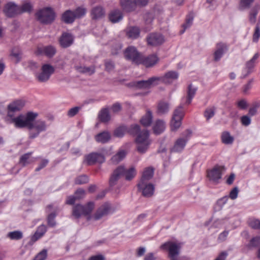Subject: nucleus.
Here are the masks:
<instances>
[{"instance_id": "nucleus-28", "label": "nucleus", "mask_w": 260, "mask_h": 260, "mask_svg": "<svg viewBox=\"0 0 260 260\" xmlns=\"http://www.w3.org/2000/svg\"><path fill=\"white\" fill-rule=\"evenodd\" d=\"M166 128V123L165 121L161 119H158L155 121L153 125V131L155 135H160L164 132Z\"/></svg>"}, {"instance_id": "nucleus-41", "label": "nucleus", "mask_w": 260, "mask_h": 260, "mask_svg": "<svg viewBox=\"0 0 260 260\" xmlns=\"http://www.w3.org/2000/svg\"><path fill=\"white\" fill-rule=\"evenodd\" d=\"M216 108L214 106L209 107L206 109L204 113V116L207 121H209L215 114Z\"/></svg>"}, {"instance_id": "nucleus-51", "label": "nucleus", "mask_w": 260, "mask_h": 260, "mask_svg": "<svg viewBox=\"0 0 260 260\" xmlns=\"http://www.w3.org/2000/svg\"><path fill=\"white\" fill-rule=\"evenodd\" d=\"M260 38V20H258L255 26V30L253 35V41L257 42Z\"/></svg>"}, {"instance_id": "nucleus-59", "label": "nucleus", "mask_w": 260, "mask_h": 260, "mask_svg": "<svg viewBox=\"0 0 260 260\" xmlns=\"http://www.w3.org/2000/svg\"><path fill=\"white\" fill-rule=\"evenodd\" d=\"M239 190L237 187H234L230 192L229 198H230L232 200H235L238 194Z\"/></svg>"}, {"instance_id": "nucleus-63", "label": "nucleus", "mask_w": 260, "mask_h": 260, "mask_svg": "<svg viewBox=\"0 0 260 260\" xmlns=\"http://www.w3.org/2000/svg\"><path fill=\"white\" fill-rule=\"evenodd\" d=\"M111 109L113 112L117 113L121 110V106L119 103H116L112 106Z\"/></svg>"}, {"instance_id": "nucleus-62", "label": "nucleus", "mask_w": 260, "mask_h": 260, "mask_svg": "<svg viewBox=\"0 0 260 260\" xmlns=\"http://www.w3.org/2000/svg\"><path fill=\"white\" fill-rule=\"evenodd\" d=\"M47 231V228L46 225L42 224L39 226L36 233H38V234H40L41 236H43Z\"/></svg>"}, {"instance_id": "nucleus-11", "label": "nucleus", "mask_w": 260, "mask_h": 260, "mask_svg": "<svg viewBox=\"0 0 260 260\" xmlns=\"http://www.w3.org/2000/svg\"><path fill=\"white\" fill-rule=\"evenodd\" d=\"M160 248L168 251L169 257L171 259H174L179 253L180 246L173 242L168 241L162 244Z\"/></svg>"}, {"instance_id": "nucleus-24", "label": "nucleus", "mask_w": 260, "mask_h": 260, "mask_svg": "<svg viewBox=\"0 0 260 260\" xmlns=\"http://www.w3.org/2000/svg\"><path fill=\"white\" fill-rule=\"evenodd\" d=\"M154 17L153 14L150 12H146L143 15V19L145 26L142 27V29L145 32L149 31L152 29L151 24Z\"/></svg>"}, {"instance_id": "nucleus-23", "label": "nucleus", "mask_w": 260, "mask_h": 260, "mask_svg": "<svg viewBox=\"0 0 260 260\" xmlns=\"http://www.w3.org/2000/svg\"><path fill=\"white\" fill-rule=\"evenodd\" d=\"M56 52L55 48L51 45L39 47L37 49V52L39 54H44L48 57H53Z\"/></svg>"}, {"instance_id": "nucleus-37", "label": "nucleus", "mask_w": 260, "mask_h": 260, "mask_svg": "<svg viewBox=\"0 0 260 260\" xmlns=\"http://www.w3.org/2000/svg\"><path fill=\"white\" fill-rule=\"evenodd\" d=\"M126 156V152L124 150L119 151L115 155L112 156L111 160L112 163L117 164L121 161Z\"/></svg>"}, {"instance_id": "nucleus-22", "label": "nucleus", "mask_w": 260, "mask_h": 260, "mask_svg": "<svg viewBox=\"0 0 260 260\" xmlns=\"http://www.w3.org/2000/svg\"><path fill=\"white\" fill-rule=\"evenodd\" d=\"M120 5L123 11L125 12H133L137 9L135 0H120Z\"/></svg>"}, {"instance_id": "nucleus-57", "label": "nucleus", "mask_w": 260, "mask_h": 260, "mask_svg": "<svg viewBox=\"0 0 260 260\" xmlns=\"http://www.w3.org/2000/svg\"><path fill=\"white\" fill-rule=\"evenodd\" d=\"M251 118L248 115H244L241 117V122L243 125L247 126L251 123Z\"/></svg>"}, {"instance_id": "nucleus-54", "label": "nucleus", "mask_w": 260, "mask_h": 260, "mask_svg": "<svg viewBox=\"0 0 260 260\" xmlns=\"http://www.w3.org/2000/svg\"><path fill=\"white\" fill-rule=\"evenodd\" d=\"M74 195L77 200L83 199L85 195V191L84 189L79 188L76 190Z\"/></svg>"}, {"instance_id": "nucleus-64", "label": "nucleus", "mask_w": 260, "mask_h": 260, "mask_svg": "<svg viewBox=\"0 0 260 260\" xmlns=\"http://www.w3.org/2000/svg\"><path fill=\"white\" fill-rule=\"evenodd\" d=\"M238 107L241 109H246L248 104L245 100H241L237 103Z\"/></svg>"}, {"instance_id": "nucleus-1", "label": "nucleus", "mask_w": 260, "mask_h": 260, "mask_svg": "<svg viewBox=\"0 0 260 260\" xmlns=\"http://www.w3.org/2000/svg\"><path fill=\"white\" fill-rule=\"evenodd\" d=\"M24 105L25 103L22 100H17L10 103L8 106V114L5 118V121L9 124L14 123L15 127L18 128H27L29 130V138L34 139L38 137L41 133L45 132L47 125L44 120H35L38 114L32 111L14 117L13 113L20 111Z\"/></svg>"}, {"instance_id": "nucleus-33", "label": "nucleus", "mask_w": 260, "mask_h": 260, "mask_svg": "<svg viewBox=\"0 0 260 260\" xmlns=\"http://www.w3.org/2000/svg\"><path fill=\"white\" fill-rule=\"evenodd\" d=\"M99 118L102 122H108L111 118L110 115L108 108H104L102 109L99 114Z\"/></svg>"}, {"instance_id": "nucleus-6", "label": "nucleus", "mask_w": 260, "mask_h": 260, "mask_svg": "<svg viewBox=\"0 0 260 260\" xmlns=\"http://www.w3.org/2000/svg\"><path fill=\"white\" fill-rule=\"evenodd\" d=\"M183 116V106L181 105L174 110L171 121V126L172 131H176L179 128Z\"/></svg>"}, {"instance_id": "nucleus-46", "label": "nucleus", "mask_w": 260, "mask_h": 260, "mask_svg": "<svg viewBox=\"0 0 260 260\" xmlns=\"http://www.w3.org/2000/svg\"><path fill=\"white\" fill-rule=\"evenodd\" d=\"M19 14L24 12H30L32 9V6L30 3H24L19 7Z\"/></svg>"}, {"instance_id": "nucleus-5", "label": "nucleus", "mask_w": 260, "mask_h": 260, "mask_svg": "<svg viewBox=\"0 0 260 260\" xmlns=\"http://www.w3.org/2000/svg\"><path fill=\"white\" fill-rule=\"evenodd\" d=\"M191 135V131L189 129L186 130L182 133V137L177 139L171 151L176 152H181L189 140Z\"/></svg>"}, {"instance_id": "nucleus-34", "label": "nucleus", "mask_w": 260, "mask_h": 260, "mask_svg": "<svg viewBox=\"0 0 260 260\" xmlns=\"http://www.w3.org/2000/svg\"><path fill=\"white\" fill-rule=\"evenodd\" d=\"M221 139L222 142L226 145H231L233 144L234 141V137L228 131H224L222 133Z\"/></svg>"}, {"instance_id": "nucleus-4", "label": "nucleus", "mask_w": 260, "mask_h": 260, "mask_svg": "<svg viewBox=\"0 0 260 260\" xmlns=\"http://www.w3.org/2000/svg\"><path fill=\"white\" fill-rule=\"evenodd\" d=\"M38 21L44 24L51 23L55 18V13L51 7H45L36 14Z\"/></svg>"}, {"instance_id": "nucleus-35", "label": "nucleus", "mask_w": 260, "mask_h": 260, "mask_svg": "<svg viewBox=\"0 0 260 260\" xmlns=\"http://www.w3.org/2000/svg\"><path fill=\"white\" fill-rule=\"evenodd\" d=\"M124 172L123 176H125V180L127 181L131 180L136 175V170L134 167H132L128 169L124 167Z\"/></svg>"}, {"instance_id": "nucleus-2", "label": "nucleus", "mask_w": 260, "mask_h": 260, "mask_svg": "<svg viewBox=\"0 0 260 260\" xmlns=\"http://www.w3.org/2000/svg\"><path fill=\"white\" fill-rule=\"evenodd\" d=\"M127 132L131 135L136 137V150L140 154L145 153L149 148L151 140L149 138V132L146 129H141L138 124H132Z\"/></svg>"}, {"instance_id": "nucleus-16", "label": "nucleus", "mask_w": 260, "mask_h": 260, "mask_svg": "<svg viewBox=\"0 0 260 260\" xmlns=\"http://www.w3.org/2000/svg\"><path fill=\"white\" fill-rule=\"evenodd\" d=\"M3 11L7 17H13L16 15L19 14V6L14 2H9L6 4Z\"/></svg>"}, {"instance_id": "nucleus-27", "label": "nucleus", "mask_w": 260, "mask_h": 260, "mask_svg": "<svg viewBox=\"0 0 260 260\" xmlns=\"http://www.w3.org/2000/svg\"><path fill=\"white\" fill-rule=\"evenodd\" d=\"M111 138V135L108 131H103L96 135L94 139L96 142L105 144L108 143Z\"/></svg>"}, {"instance_id": "nucleus-21", "label": "nucleus", "mask_w": 260, "mask_h": 260, "mask_svg": "<svg viewBox=\"0 0 260 260\" xmlns=\"http://www.w3.org/2000/svg\"><path fill=\"white\" fill-rule=\"evenodd\" d=\"M227 50L228 48L225 44L222 43L217 44L216 49L213 54L214 60L215 61H218Z\"/></svg>"}, {"instance_id": "nucleus-15", "label": "nucleus", "mask_w": 260, "mask_h": 260, "mask_svg": "<svg viewBox=\"0 0 260 260\" xmlns=\"http://www.w3.org/2000/svg\"><path fill=\"white\" fill-rule=\"evenodd\" d=\"M124 166H119L114 171L109 179V186L110 187H113L117 184L118 181L123 176V173L124 172Z\"/></svg>"}, {"instance_id": "nucleus-56", "label": "nucleus", "mask_w": 260, "mask_h": 260, "mask_svg": "<svg viewBox=\"0 0 260 260\" xmlns=\"http://www.w3.org/2000/svg\"><path fill=\"white\" fill-rule=\"evenodd\" d=\"M229 199V197L227 196H224L222 198L218 199L216 202L217 205L221 209L223 206L227 203Z\"/></svg>"}, {"instance_id": "nucleus-45", "label": "nucleus", "mask_w": 260, "mask_h": 260, "mask_svg": "<svg viewBox=\"0 0 260 260\" xmlns=\"http://www.w3.org/2000/svg\"><path fill=\"white\" fill-rule=\"evenodd\" d=\"M193 20V16L192 14H189L187 16L186 18L185 23L182 25L183 29L181 31V34L184 33L185 29L186 28L189 27L191 25V24L192 23Z\"/></svg>"}, {"instance_id": "nucleus-19", "label": "nucleus", "mask_w": 260, "mask_h": 260, "mask_svg": "<svg viewBox=\"0 0 260 260\" xmlns=\"http://www.w3.org/2000/svg\"><path fill=\"white\" fill-rule=\"evenodd\" d=\"M222 167L215 166L211 170L208 172V177L209 180L215 182H218L221 178Z\"/></svg>"}, {"instance_id": "nucleus-48", "label": "nucleus", "mask_w": 260, "mask_h": 260, "mask_svg": "<svg viewBox=\"0 0 260 260\" xmlns=\"http://www.w3.org/2000/svg\"><path fill=\"white\" fill-rule=\"evenodd\" d=\"M89 181L88 177L86 175H81L77 177L75 179L76 184L81 185L87 183Z\"/></svg>"}, {"instance_id": "nucleus-39", "label": "nucleus", "mask_w": 260, "mask_h": 260, "mask_svg": "<svg viewBox=\"0 0 260 260\" xmlns=\"http://www.w3.org/2000/svg\"><path fill=\"white\" fill-rule=\"evenodd\" d=\"M76 69L80 73L88 74L89 75L93 74L95 72V69L93 66H76Z\"/></svg>"}, {"instance_id": "nucleus-9", "label": "nucleus", "mask_w": 260, "mask_h": 260, "mask_svg": "<svg viewBox=\"0 0 260 260\" xmlns=\"http://www.w3.org/2000/svg\"><path fill=\"white\" fill-rule=\"evenodd\" d=\"M114 210L112 209L110 203L106 202L102 205L91 217L94 220H99L103 217L112 214Z\"/></svg>"}, {"instance_id": "nucleus-38", "label": "nucleus", "mask_w": 260, "mask_h": 260, "mask_svg": "<svg viewBox=\"0 0 260 260\" xmlns=\"http://www.w3.org/2000/svg\"><path fill=\"white\" fill-rule=\"evenodd\" d=\"M197 90V88L193 87L192 84L188 85L187 90V97L186 101V104L189 105L191 103L192 99L196 93Z\"/></svg>"}, {"instance_id": "nucleus-29", "label": "nucleus", "mask_w": 260, "mask_h": 260, "mask_svg": "<svg viewBox=\"0 0 260 260\" xmlns=\"http://www.w3.org/2000/svg\"><path fill=\"white\" fill-rule=\"evenodd\" d=\"M61 19L66 24H72L76 19L73 11L70 10H66L63 12L61 15Z\"/></svg>"}, {"instance_id": "nucleus-53", "label": "nucleus", "mask_w": 260, "mask_h": 260, "mask_svg": "<svg viewBox=\"0 0 260 260\" xmlns=\"http://www.w3.org/2000/svg\"><path fill=\"white\" fill-rule=\"evenodd\" d=\"M81 109L80 107H74L69 110L68 111L67 115L69 117H73L75 116Z\"/></svg>"}, {"instance_id": "nucleus-10", "label": "nucleus", "mask_w": 260, "mask_h": 260, "mask_svg": "<svg viewBox=\"0 0 260 260\" xmlns=\"http://www.w3.org/2000/svg\"><path fill=\"white\" fill-rule=\"evenodd\" d=\"M105 161V157L101 153L92 152L85 156L83 162L88 166L95 163L102 164Z\"/></svg>"}, {"instance_id": "nucleus-18", "label": "nucleus", "mask_w": 260, "mask_h": 260, "mask_svg": "<svg viewBox=\"0 0 260 260\" xmlns=\"http://www.w3.org/2000/svg\"><path fill=\"white\" fill-rule=\"evenodd\" d=\"M74 40V38L71 34L63 32L59 38V43L61 47L66 48L73 44Z\"/></svg>"}, {"instance_id": "nucleus-32", "label": "nucleus", "mask_w": 260, "mask_h": 260, "mask_svg": "<svg viewBox=\"0 0 260 260\" xmlns=\"http://www.w3.org/2000/svg\"><path fill=\"white\" fill-rule=\"evenodd\" d=\"M152 121V114L150 110H147L146 114L142 117L140 122L143 126L147 127L151 125Z\"/></svg>"}, {"instance_id": "nucleus-8", "label": "nucleus", "mask_w": 260, "mask_h": 260, "mask_svg": "<svg viewBox=\"0 0 260 260\" xmlns=\"http://www.w3.org/2000/svg\"><path fill=\"white\" fill-rule=\"evenodd\" d=\"M124 54L127 60H131L135 64H140L142 54L138 52L135 47H128L125 50Z\"/></svg>"}, {"instance_id": "nucleus-47", "label": "nucleus", "mask_w": 260, "mask_h": 260, "mask_svg": "<svg viewBox=\"0 0 260 260\" xmlns=\"http://www.w3.org/2000/svg\"><path fill=\"white\" fill-rule=\"evenodd\" d=\"M76 19L80 18L83 17L86 12V9L83 7H78L74 11H73Z\"/></svg>"}, {"instance_id": "nucleus-49", "label": "nucleus", "mask_w": 260, "mask_h": 260, "mask_svg": "<svg viewBox=\"0 0 260 260\" xmlns=\"http://www.w3.org/2000/svg\"><path fill=\"white\" fill-rule=\"evenodd\" d=\"M248 222L251 228L256 230L260 229V220L259 219L250 218L248 219Z\"/></svg>"}, {"instance_id": "nucleus-61", "label": "nucleus", "mask_w": 260, "mask_h": 260, "mask_svg": "<svg viewBox=\"0 0 260 260\" xmlns=\"http://www.w3.org/2000/svg\"><path fill=\"white\" fill-rule=\"evenodd\" d=\"M49 160L46 159H43L40 162L39 166L36 169L35 171L36 172L40 171L41 170L45 168L47 164H48Z\"/></svg>"}, {"instance_id": "nucleus-20", "label": "nucleus", "mask_w": 260, "mask_h": 260, "mask_svg": "<svg viewBox=\"0 0 260 260\" xmlns=\"http://www.w3.org/2000/svg\"><path fill=\"white\" fill-rule=\"evenodd\" d=\"M158 60V58L155 54H151L147 57H144L142 55L140 64H142L146 67L149 68L155 64Z\"/></svg>"}, {"instance_id": "nucleus-60", "label": "nucleus", "mask_w": 260, "mask_h": 260, "mask_svg": "<svg viewBox=\"0 0 260 260\" xmlns=\"http://www.w3.org/2000/svg\"><path fill=\"white\" fill-rule=\"evenodd\" d=\"M105 68L107 71L110 72L114 68V63L111 60H107L105 61Z\"/></svg>"}, {"instance_id": "nucleus-17", "label": "nucleus", "mask_w": 260, "mask_h": 260, "mask_svg": "<svg viewBox=\"0 0 260 260\" xmlns=\"http://www.w3.org/2000/svg\"><path fill=\"white\" fill-rule=\"evenodd\" d=\"M179 74L177 72L174 71H170L167 72L164 76L157 77L158 83L161 81L165 84H171L174 81L178 78Z\"/></svg>"}, {"instance_id": "nucleus-55", "label": "nucleus", "mask_w": 260, "mask_h": 260, "mask_svg": "<svg viewBox=\"0 0 260 260\" xmlns=\"http://www.w3.org/2000/svg\"><path fill=\"white\" fill-rule=\"evenodd\" d=\"M47 250L43 249L36 255L34 260H45L47 257Z\"/></svg>"}, {"instance_id": "nucleus-14", "label": "nucleus", "mask_w": 260, "mask_h": 260, "mask_svg": "<svg viewBox=\"0 0 260 260\" xmlns=\"http://www.w3.org/2000/svg\"><path fill=\"white\" fill-rule=\"evenodd\" d=\"M146 40L148 45L156 46L161 45L164 42V38L160 33L152 32L147 35Z\"/></svg>"}, {"instance_id": "nucleus-3", "label": "nucleus", "mask_w": 260, "mask_h": 260, "mask_svg": "<svg viewBox=\"0 0 260 260\" xmlns=\"http://www.w3.org/2000/svg\"><path fill=\"white\" fill-rule=\"evenodd\" d=\"M94 207V203L92 201L84 205L80 204L74 205L72 208V215L75 219H79L82 216H87V220H90L91 218V214Z\"/></svg>"}, {"instance_id": "nucleus-12", "label": "nucleus", "mask_w": 260, "mask_h": 260, "mask_svg": "<svg viewBox=\"0 0 260 260\" xmlns=\"http://www.w3.org/2000/svg\"><path fill=\"white\" fill-rule=\"evenodd\" d=\"M158 79L157 77H152L147 80L135 81L133 85L138 89H148L158 84Z\"/></svg>"}, {"instance_id": "nucleus-26", "label": "nucleus", "mask_w": 260, "mask_h": 260, "mask_svg": "<svg viewBox=\"0 0 260 260\" xmlns=\"http://www.w3.org/2000/svg\"><path fill=\"white\" fill-rule=\"evenodd\" d=\"M126 35L129 39H137L140 36V29L136 26H129L126 28Z\"/></svg>"}, {"instance_id": "nucleus-58", "label": "nucleus", "mask_w": 260, "mask_h": 260, "mask_svg": "<svg viewBox=\"0 0 260 260\" xmlns=\"http://www.w3.org/2000/svg\"><path fill=\"white\" fill-rule=\"evenodd\" d=\"M254 0H241L240 5L244 9L249 8Z\"/></svg>"}, {"instance_id": "nucleus-31", "label": "nucleus", "mask_w": 260, "mask_h": 260, "mask_svg": "<svg viewBox=\"0 0 260 260\" xmlns=\"http://www.w3.org/2000/svg\"><path fill=\"white\" fill-rule=\"evenodd\" d=\"M154 174V169L152 167L146 168L143 171L140 182H147L151 179Z\"/></svg>"}, {"instance_id": "nucleus-50", "label": "nucleus", "mask_w": 260, "mask_h": 260, "mask_svg": "<svg viewBox=\"0 0 260 260\" xmlns=\"http://www.w3.org/2000/svg\"><path fill=\"white\" fill-rule=\"evenodd\" d=\"M260 244V236H256L252 238L247 246L249 248L256 247Z\"/></svg>"}, {"instance_id": "nucleus-13", "label": "nucleus", "mask_w": 260, "mask_h": 260, "mask_svg": "<svg viewBox=\"0 0 260 260\" xmlns=\"http://www.w3.org/2000/svg\"><path fill=\"white\" fill-rule=\"evenodd\" d=\"M139 191L146 198L151 197L154 193V186L152 183L140 182L137 184Z\"/></svg>"}, {"instance_id": "nucleus-52", "label": "nucleus", "mask_w": 260, "mask_h": 260, "mask_svg": "<svg viewBox=\"0 0 260 260\" xmlns=\"http://www.w3.org/2000/svg\"><path fill=\"white\" fill-rule=\"evenodd\" d=\"M56 214L55 212H52L48 215L47 217V223L48 225L50 227H54L56 225V222L55 221V218Z\"/></svg>"}, {"instance_id": "nucleus-44", "label": "nucleus", "mask_w": 260, "mask_h": 260, "mask_svg": "<svg viewBox=\"0 0 260 260\" xmlns=\"http://www.w3.org/2000/svg\"><path fill=\"white\" fill-rule=\"evenodd\" d=\"M127 128L125 126L122 125L116 128L114 131V136L118 138H122L124 136Z\"/></svg>"}, {"instance_id": "nucleus-42", "label": "nucleus", "mask_w": 260, "mask_h": 260, "mask_svg": "<svg viewBox=\"0 0 260 260\" xmlns=\"http://www.w3.org/2000/svg\"><path fill=\"white\" fill-rule=\"evenodd\" d=\"M32 152L26 153L20 157L19 163L22 166V167H24L31 163L29 158Z\"/></svg>"}, {"instance_id": "nucleus-30", "label": "nucleus", "mask_w": 260, "mask_h": 260, "mask_svg": "<svg viewBox=\"0 0 260 260\" xmlns=\"http://www.w3.org/2000/svg\"><path fill=\"white\" fill-rule=\"evenodd\" d=\"M109 20L113 23H117L123 18V14L121 10L115 9L112 10L109 15Z\"/></svg>"}, {"instance_id": "nucleus-43", "label": "nucleus", "mask_w": 260, "mask_h": 260, "mask_svg": "<svg viewBox=\"0 0 260 260\" xmlns=\"http://www.w3.org/2000/svg\"><path fill=\"white\" fill-rule=\"evenodd\" d=\"M169 105L166 102H160L157 107V112L159 114H164L169 111Z\"/></svg>"}, {"instance_id": "nucleus-40", "label": "nucleus", "mask_w": 260, "mask_h": 260, "mask_svg": "<svg viewBox=\"0 0 260 260\" xmlns=\"http://www.w3.org/2000/svg\"><path fill=\"white\" fill-rule=\"evenodd\" d=\"M7 237L12 240H19L23 238V233L20 231H14L8 233Z\"/></svg>"}, {"instance_id": "nucleus-36", "label": "nucleus", "mask_w": 260, "mask_h": 260, "mask_svg": "<svg viewBox=\"0 0 260 260\" xmlns=\"http://www.w3.org/2000/svg\"><path fill=\"white\" fill-rule=\"evenodd\" d=\"M259 9V8L258 6H255L250 10L249 12L248 17L249 21L252 24H253L256 22V16L257 15Z\"/></svg>"}, {"instance_id": "nucleus-25", "label": "nucleus", "mask_w": 260, "mask_h": 260, "mask_svg": "<svg viewBox=\"0 0 260 260\" xmlns=\"http://www.w3.org/2000/svg\"><path fill=\"white\" fill-rule=\"evenodd\" d=\"M105 13L104 8L101 6L93 7L90 12L91 17L93 20H98L103 18Z\"/></svg>"}, {"instance_id": "nucleus-7", "label": "nucleus", "mask_w": 260, "mask_h": 260, "mask_svg": "<svg viewBox=\"0 0 260 260\" xmlns=\"http://www.w3.org/2000/svg\"><path fill=\"white\" fill-rule=\"evenodd\" d=\"M54 71L55 69L52 66L44 64L41 68V72L36 75V78L40 82H46L49 80Z\"/></svg>"}]
</instances>
